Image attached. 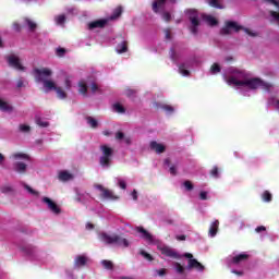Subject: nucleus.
Masks as SVG:
<instances>
[{"instance_id": "obj_1", "label": "nucleus", "mask_w": 279, "mask_h": 279, "mask_svg": "<svg viewBox=\"0 0 279 279\" xmlns=\"http://www.w3.org/2000/svg\"><path fill=\"white\" fill-rule=\"evenodd\" d=\"M228 73L230 76H225V80L229 86H243L245 84V72L231 68Z\"/></svg>"}, {"instance_id": "obj_2", "label": "nucleus", "mask_w": 279, "mask_h": 279, "mask_svg": "<svg viewBox=\"0 0 279 279\" xmlns=\"http://www.w3.org/2000/svg\"><path fill=\"white\" fill-rule=\"evenodd\" d=\"M35 73L37 75V82L44 83V88H47V90H56L58 88L53 81L45 80V77H51L53 73L51 70L47 68L35 69Z\"/></svg>"}, {"instance_id": "obj_3", "label": "nucleus", "mask_w": 279, "mask_h": 279, "mask_svg": "<svg viewBox=\"0 0 279 279\" xmlns=\"http://www.w3.org/2000/svg\"><path fill=\"white\" fill-rule=\"evenodd\" d=\"M245 87L250 88L251 90H256V88H263V90H271L274 85L271 83H267L258 77L246 78L245 80Z\"/></svg>"}, {"instance_id": "obj_4", "label": "nucleus", "mask_w": 279, "mask_h": 279, "mask_svg": "<svg viewBox=\"0 0 279 279\" xmlns=\"http://www.w3.org/2000/svg\"><path fill=\"white\" fill-rule=\"evenodd\" d=\"M101 240L107 243L108 245H119L120 247H130V242L128 239L121 238L120 235L113 234L110 235L108 233L101 234Z\"/></svg>"}, {"instance_id": "obj_5", "label": "nucleus", "mask_w": 279, "mask_h": 279, "mask_svg": "<svg viewBox=\"0 0 279 279\" xmlns=\"http://www.w3.org/2000/svg\"><path fill=\"white\" fill-rule=\"evenodd\" d=\"M100 151H102V156L99 158L100 167H110L112 156H114V150L108 145H101Z\"/></svg>"}, {"instance_id": "obj_6", "label": "nucleus", "mask_w": 279, "mask_h": 279, "mask_svg": "<svg viewBox=\"0 0 279 279\" xmlns=\"http://www.w3.org/2000/svg\"><path fill=\"white\" fill-rule=\"evenodd\" d=\"M243 29V26L239 25L236 22L229 21L226 23L225 27L220 29L221 36H228L232 32L239 33Z\"/></svg>"}, {"instance_id": "obj_7", "label": "nucleus", "mask_w": 279, "mask_h": 279, "mask_svg": "<svg viewBox=\"0 0 279 279\" xmlns=\"http://www.w3.org/2000/svg\"><path fill=\"white\" fill-rule=\"evenodd\" d=\"M186 14L190 15V21H191V33L192 34H197V27H199V19H197V10L195 9H190L186 11Z\"/></svg>"}, {"instance_id": "obj_8", "label": "nucleus", "mask_w": 279, "mask_h": 279, "mask_svg": "<svg viewBox=\"0 0 279 279\" xmlns=\"http://www.w3.org/2000/svg\"><path fill=\"white\" fill-rule=\"evenodd\" d=\"M184 257L189 258L186 269H196V271H204V265H202V263H199L197 259L193 258V254L185 253Z\"/></svg>"}, {"instance_id": "obj_9", "label": "nucleus", "mask_w": 279, "mask_h": 279, "mask_svg": "<svg viewBox=\"0 0 279 279\" xmlns=\"http://www.w3.org/2000/svg\"><path fill=\"white\" fill-rule=\"evenodd\" d=\"M95 189H97V191H100V197L102 199H111L112 202H114V199H119V196L114 195V193H112V191L104 187V185L101 184H96Z\"/></svg>"}, {"instance_id": "obj_10", "label": "nucleus", "mask_w": 279, "mask_h": 279, "mask_svg": "<svg viewBox=\"0 0 279 279\" xmlns=\"http://www.w3.org/2000/svg\"><path fill=\"white\" fill-rule=\"evenodd\" d=\"M44 204H47L48 209H50L53 215H60L62 213V209H60V206L56 202H53L51 198L45 196L43 198Z\"/></svg>"}, {"instance_id": "obj_11", "label": "nucleus", "mask_w": 279, "mask_h": 279, "mask_svg": "<svg viewBox=\"0 0 279 279\" xmlns=\"http://www.w3.org/2000/svg\"><path fill=\"white\" fill-rule=\"evenodd\" d=\"M8 63L10 66H13L17 71H25V68L23 64H21V59L14 54L8 57Z\"/></svg>"}, {"instance_id": "obj_12", "label": "nucleus", "mask_w": 279, "mask_h": 279, "mask_svg": "<svg viewBox=\"0 0 279 279\" xmlns=\"http://www.w3.org/2000/svg\"><path fill=\"white\" fill-rule=\"evenodd\" d=\"M136 232L142 234V239H144L148 243H154V235H151V233H149L147 230H145V228L136 227Z\"/></svg>"}, {"instance_id": "obj_13", "label": "nucleus", "mask_w": 279, "mask_h": 279, "mask_svg": "<svg viewBox=\"0 0 279 279\" xmlns=\"http://www.w3.org/2000/svg\"><path fill=\"white\" fill-rule=\"evenodd\" d=\"M245 262V253H241L240 255H236L229 259L228 265L229 267H234L236 265H241V263Z\"/></svg>"}, {"instance_id": "obj_14", "label": "nucleus", "mask_w": 279, "mask_h": 279, "mask_svg": "<svg viewBox=\"0 0 279 279\" xmlns=\"http://www.w3.org/2000/svg\"><path fill=\"white\" fill-rule=\"evenodd\" d=\"M149 147L153 151H156V154H165V151L167 150V147H165V145L159 144L156 141L150 142Z\"/></svg>"}, {"instance_id": "obj_15", "label": "nucleus", "mask_w": 279, "mask_h": 279, "mask_svg": "<svg viewBox=\"0 0 279 279\" xmlns=\"http://www.w3.org/2000/svg\"><path fill=\"white\" fill-rule=\"evenodd\" d=\"M88 263V257L86 255H77L74 259V267H86Z\"/></svg>"}, {"instance_id": "obj_16", "label": "nucleus", "mask_w": 279, "mask_h": 279, "mask_svg": "<svg viewBox=\"0 0 279 279\" xmlns=\"http://www.w3.org/2000/svg\"><path fill=\"white\" fill-rule=\"evenodd\" d=\"M106 23H108V21L106 20H98V21L90 22L88 24V29H97V28L106 27Z\"/></svg>"}, {"instance_id": "obj_17", "label": "nucleus", "mask_w": 279, "mask_h": 279, "mask_svg": "<svg viewBox=\"0 0 279 279\" xmlns=\"http://www.w3.org/2000/svg\"><path fill=\"white\" fill-rule=\"evenodd\" d=\"M218 232H219V220H215L214 222H211L209 227L208 234L209 236L215 238L217 236Z\"/></svg>"}, {"instance_id": "obj_18", "label": "nucleus", "mask_w": 279, "mask_h": 279, "mask_svg": "<svg viewBox=\"0 0 279 279\" xmlns=\"http://www.w3.org/2000/svg\"><path fill=\"white\" fill-rule=\"evenodd\" d=\"M161 254H163V256H168V258H178V253L167 246L161 248Z\"/></svg>"}, {"instance_id": "obj_19", "label": "nucleus", "mask_w": 279, "mask_h": 279, "mask_svg": "<svg viewBox=\"0 0 279 279\" xmlns=\"http://www.w3.org/2000/svg\"><path fill=\"white\" fill-rule=\"evenodd\" d=\"M14 171H16V173H26L27 172V165L19 161L14 163Z\"/></svg>"}, {"instance_id": "obj_20", "label": "nucleus", "mask_w": 279, "mask_h": 279, "mask_svg": "<svg viewBox=\"0 0 279 279\" xmlns=\"http://www.w3.org/2000/svg\"><path fill=\"white\" fill-rule=\"evenodd\" d=\"M24 23H25V25H27L29 32H36L38 24H36V22L32 21V19L24 17Z\"/></svg>"}, {"instance_id": "obj_21", "label": "nucleus", "mask_w": 279, "mask_h": 279, "mask_svg": "<svg viewBox=\"0 0 279 279\" xmlns=\"http://www.w3.org/2000/svg\"><path fill=\"white\" fill-rule=\"evenodd\" d=\"M59 180H61V182H69V180H73V174L69 171H61L59 173Z\"/></svg>"}, {"instance_id": "obj_22", "label": "nucleus", "mask_w": 279, "mask_h": 279, "mask_svg": "<svg viewBox=\"0 0 279 279\" xmlns=\"http://www.w3.org/2000/svg\"><path fill=\"white\" fill-rule=\"evenodd\" d=\"M165 3H167V0H157L153 3V11L158 13V10H162L165 8Z\"/></svg>"}, {"instance_id": "obj_23", "label": "nucleus", "mask_w": 279, "mask_h": 279, "mask_svg": "<svg viewBox=\"0 0 279 279\" xmlns=\"http://www.w3.org/2000/svg\"><path fill=\"white\" fill-rule=\"evenodd\" d=\"M0 110H2V112H12V110H14V107H12V105L8 104L7 101L0 99Z\"/></svg>"}, {"instance_id": "obj_24", "label": "nucleus", "mask_w": 279, "mask_h": 279, "mask_svg": "<svg viewBox=\"0 0 279 279\" xmlns=\"http://www.w3.org/2000/svg\"><path fill=\"white\" fill-rule=\"evenodd\" d=\"M86 121L88 125L93 128V130H97V128L99 126V122L97 121V119L90 116L86 117Z\"/></svg>"}, {"instance_id": "obj_25", "label": "nucleus", "mask_w": 279, "mask_h": 279, "mask_svg": "<svg viewBox=\"0 0 279 279\" xmlns=\"http://www.w3.org/2000/svg\"><path fill=\"white\" fill-rule=\"evenodd\" d=\"M113 111L118 112L119 114H125V107H123V105L116 102L112 106Z\"/></svg>"}, {"instance_id": "obj_26", "label": "nucleus", "mask_w": 279, "mask_h": 279, "mask_svg": "<svg viewBox=\"0 0 279 279\" xmlns=\"http://www.w3.org/2000/svg\"><path fill=\"white\" fill-rule=\"evenodd\" d=\"M121 14H123V8L118 7L113 10V13L111 15V21H114L116 19H119V16H121Z\"/></svg>"}, {"instance_id": "obj_27", "label": "nucleus", "mask_w": 279, "mask_h": 279, "mask_svg": "<svg viewBox=\"0 0 279 279\" xmlns=\"http://www.w3.org/2000/svg\"><path fill=\"white\" fill-rule=\"evenodd\" d=\"M117 49H118V53L128 52V41H122L121 44H119Z\"/></svg>"}, {"instance_id": "obj_28", "label": "nucleus", "mask_w": 279, "mask_h": 279, "mask_svg": "<svg viewBox=\"0 0 279 279\" xmlns=\"http://www.w3.org/2000/svg\"><path fill=\"white\" fill-rule=\"evenodd\" d=\"M205 21H206V23H208V25H210L211 27H215V25H218V21H217V19H215V17H213V15H207L206 17H205Z\"/></svg>"}, {"instance_id": "obj_29", "label": "nucleus", "mask_w": 279, "mask_h": 279, "mask_svg": "<svg viewBox=\"0 0 279 279\" xmlns=\"http://www.w3.org/2000/svg\"><path fill=\"white\" fill-rule=\"evenodd\" d=\"M101 265L105 269L112 270L114 269V264L111 260L105 259L101 262Z\"/></svg>"}, {"instance_id": "obj_30", "label": "nucleus", "mask_w": 279, "mask_h": 279, "mask_svg": "<svg viewBox=\"0 0 279 279\" xmlns=\"http://www.w3.org/2000/svg\"><path fill=\"white\" fill-rule=\"evenodd\" d=\"M24 189L31 193V195H34L35 197H38V195H40V193L34 189H32V186L27 185L26 183L23 184Z\"/></svg>"}, {"instance_id": "obj_31", "label": "nucleus", "mask_w": 279, "mask_h": 279, "mask_svg": "<svg viewBox=\"0 0 279 279\" xmlns=\"http://www.w3.org/2000/svg\"><path fill=\"white\" fill-rule=\"evenodd\" d=\"M56 93L59 99H66V92L63 90L62 87H57Z\"/></svg>"}, {"instance_id": "obj_32", "label": "nucleus", "mask_w": 279, "mask_h": 279, "mask_svg": "<svg viewBox=\"0 0 279 279\" xmlns=\"http://www.w3.org/2000/svg\"><path fill=\"white\" fill-rule=\"evenodd\" d=\"M13 158H15L16 160L20 158L22 160H29V155L25 154V153H16L13 155Z\"/></svg>"}, {"instance_id": "obj_33", "label": "nucleus", "mask_w": 279, "mask_h": 279, "mask_svg": "<svg viewBox=\"0 0 279 279\" xmlns=\"http://www.w3.org/2000/svg\"><path fill=\"white\" fill-rule=\"evenodd\" d=\"M209 5L211 8H217L218 10H223V5H221L219 0H209Z\"/></svg>"}, {"instance_id": "obj_34", "label": "nucleus", "mask_w": 279, "mask_h": 279, "mask_svg": "<svg viewBox=\"0 0 279 279\" xmlns=\"http://www.w3.org/2000/svg\"><path fill=\"white\" fill-rule=\"evenodd\" d=\"M210 71H211L213 75H215L217 73H221V65H219V63H214L210 66Z\"/></svg>"}, {"instance_id": "obj_35", "label": "nucleus", "mask_w": 279, "mask_h": 279, "mask_svg": "<svg viewBox=\"0 0 279 279\" xmlns=\"http://www.w3.org/2000/svg\"><path fill=\"white\" fill-rule=\"evenodd\" d=\"M179 72L181 73V75H190L191 72L189 70H186V65L184 63L179 65Z\"/></svg>"}, {"instance_id": "obj_36", "label": "nucleus", "mask_w": 279, "mask_h": 279, "mask_svg": "<svg viewBox=\"0 0 279 279\" xmlns=\"http://www.w3.org/2000/svg\"><path fill=\"white\" fill-rule=\"evenodd\" d=\"M35 122L39 128H49V122L41 120V118H36Z\"/></svg>"}, {"instance_id": "obj_37", "label": "nucleus", "mask_w": 279, "mask_h": 279, "mask_svg": "<svg viewBox=\"0 0 279 279\" xmlns=\"http://www.w3.org/2000/svg\"><path fill=\"white\" fill-rule=\"evenodd\" d=\"M174 269H175L177 274L182 275V274H184L186 268H184V266H182V264H180V263H174Z\"/></svg>"}, {"instance_id": "obj_38", "label": "nucleus", "mask_w": 279, "mask_h": 279, "mask_svg": "<svg viewBox=\"0 0 279 279\" xmlns=\"http://www.w3.org/2000/svg\"><path fill=\"white\" fill-rule=\"evenodd\" d=\"M65 22H66V16L64 14L58 15L56 17L57 25H64Z\"/></svg>"}, {"instance_id": "obj_39", "label": "nucleus", "mask_w": 279, "mask_h": 279, "mask_svg": "<svg viewBox=\"0 0 279 279\" xmlns=\"http://www.w3.org/2000/svg\"><path fill=\"white\" fill-rule=\"evenodd\" d=\"M78 86V93H81V95H86V93H88V86H86V83H80Z\"/></svg>"}, {"instance_id": "obj_40", "label": "nucleus", "mask_w": 279, "mask_h": 279, "mask_svg": "<svg viewBox=\"0 0 279 279\" xmlns=\"http://www.w3.org/2000/svg\"><path fill=\"white\" fill-rule=\"evenodd\" d=\"M262 198H263V202H271L272 196H271V194H270L269 191H265V192L262 194Z\"/></svg>"}, {"instance_id": "obj_41", "label": "nucleus", "mask_w": 279, "mask_h": 279, "mask_svg": "<svg viewBox=\"0 0 279 279\" xmlns=\"http://www.w3.org/2000/svg\"><path fill=\"white\" fill-rule=\"evenodd\" d=\"M169 53H170L171 61L172 62H178V53L175 52V49L171 48Z\"/></svg>"}, {"instance_id": "obj_42", "label": "nucleus", "mask_w": 279, "mask_h": 279, "mask_svg": "<svg viewBox=\"0 0 279 279\" xmlns=\"http://www.w3.org/2000/svg\"><path fill=\"white\" fill-rule=\"evenodd\" d=\"M161 108H162V110H165L169 114H171L175 111V109L171 105H163V106H161Z\"/></svg>"}, {"instance_id": "obj_43", "label": "nucleus", "mask_w": 279, "mask_h": 279, "mask_svg": "<svg viewBox=\"0 0 279 279\" xmlns=\"http://www.w3.org/2000/svg\"><path fill=\"white\" fill-rule=\"evenodd\" d=\"M140 254H141V256H143L146 260H149V262L154 260V257L151 256V254H149V253H147V252H145V251H141Z\"/></svg>"}, {"instance_id": "obj_44", "label": "nucleus", "mask_w": 279, "mask_h": 279, "mask_svg": "<svg viewBox=\"0 0 279 279\" xmlns=\"http://www.w3.org/2000/svg\"><path fill=\"white\" fill-rule=\"evenodd\" d=\"M210 175L211 178H219V168L217 166H215L211 170H210Z\"/></svg>"}, {"instance_id": "obj_45", "label": "nucleus", "mask_w": 279, "mask_h": 279, "mask_svg": "<svg viewBox=\"0 0 279 279\" xmlns=\"http://www.w3.org/2000/svg\"><path fill=\"white\" fill-rule=\"evenodd\" d=\"M1 193H12L13 189L10 185H4L0 187Z\"/></svg>"}, {"instance_id": "obj_46", "label": "nucleus", "mask_w": 279, "mask_h": 279, "mask_svg": "<svg viewBox=\"0 0 279 279\" xmlns=\"http://www.w3.org/2000/svg\"><path fill=\"white\" fill-rule=\"evenodd\" d=\"M32 130V128L29 125L26 124H20V132H24L27 133Z\"/></svg>"}, {"instance_id": "obj_47", "label": "nucleus", "mask_w": 279, "mask_h": 279, "mask_svg": "<svg viewBox=\"0 0 279 279\" xmlns=\"http://www.w3.org/2000/svg\"><path fill=\"white\" fill-rule=\"evenodd\" d=\"M183 186L186 189V191H193L194 186L191 181H184Z\"/></svg>"}, {"instance_id": "obj_48", "label": "nucleus", "mask_w": 279, "mask_h": 279, "mask_svg": "<svg viewBox=\"0 0 279 279\" xmlns=\"http://www.w3.org/2000/svg\"><path fill=\"white\" fill-rule=\"evenodd\" d=\"M64 53H66V49H64V48H58L57 49V56L59 58H63Z\"/></svg>"}, {"instance_id": "obj_49", "label": "nucleus", "mask_w": 279, "mask_h": 279, "mask_svg": "<svg viewBox=\"0 0 279 279\" xmlns=\"http://www.w3.org/2000/svg\"><path fill=\"white\" fill-rule=\"evenodd\" d=\"M116 138L117 141H123L125 138V134L119 131L118 133H116Z\"/></svg>"}, {"instance_id": "obj_50", "label": "nucleus", "mask_w": 279, "mask_h": 279, "mask_svg": "<svg viewBox=\"0 0 279 279\" xmlns=\"http://www.w3.org/2000/svg\"><path fill=\"white\" fill-rule=\"evenodd\" d=\"M162 19H163V21H166V23H169V21H171V13L165 12L162 14Z\"/></svg>"}, {"instance_id": "obj_51", "label": "nucleus", "mask_w": 279, "mask_h": 279, "mask_svg": "<svg viewBox=\"0 0 279 279\" xmlns=\"http://www.w3.org/2000/svg\"><path fill=\"white\" fill-rule=\"evenodd\" d=\"M125 95L126 97H134V95H136V90L129 88L125 90Z\"/></svg>"}, {"instance_id": "obj_52", "label": "nucleus", "mask_w": 279, "mask_h": 279, "mask_svg": "<svg viewBox=\"0 0 279 279\" xmlns=\"http://www.w3.org/2000/svg\"><path fill=\"white\" fill-rule=\"evenodd\" d=\"M13 29L15 32H21V29H22L21 24H19V22H14L13 23Z\"/></svg>"}, {"instance_id": "obj_53", "label": "nucleus", "mask_w": 279, "mask_h": 279, "mask_svg": "<svg viewBox=\"0 0 279 279\" xmlns=\"http://www.w3.org/2000/svg\"><path fill=\"white\" fill-rule=\"evenodd\" d=\"M171 175H178V169L175 168V166H171L169 169Z\"/></svg>"}, {"instance_id": "obj_54", "label": "nucleus", "mask_w": 279, "mask_h": 279, "mask_svg": "<svg viewBox=\"0 0 279 279\" xmlns=\"http://www.w3.org/2000/svg\"><path fill=\"white\" fill-rule=\"evenodd\" d=\"M199 199H203V201L208 199V193L207 192H201L199 193Z\"/></svg>"}, {"instance_id": "obj_55", "label": "nucleus", "mask_w": 279, "mask_h": 279, "mask_svg": "<svg viewBox=\"0 0 279 279\" xmlns=\"http://www.w3.org/2000/svg\"><path fill=\"white\" fill-rule=\"evenodd\" d=\"M165 35H166V39H167V40H171V29L166 28V29H165Z\"/></svg>"}, {"instance_id": "obj_56", "label": "nucleus", "mask_w": 279, "mask_h": 279, "mask_svg": "<svg viewBox=\"0 0 279 279\" xmlns=\"http://www.w3.org/2000/svg\"><path fill=\"white\" fill-rule=\"evenodd\" d=\"M119 186H120V189H122L123 191H125V189H128V184H126L125 181H123V180H120V181H119Z\"/></svg>"}, {"instance_id": "obj_57", "label": "nucleus", "mask_w": 279, "mask_h": 279, "mask_svg": "<svg viewBox=\"0 0 279 279\" xmlns=\"http://www.w3.org/2000/svg\"><path fill=\"white\" fill-rule=\"evenodd\" d=\"M266 3H270L271 5H275L276 8H279V2L277 0H264Z\"/></svg>"}, {"instance_id": "obj_58", "label": "nucleus", "mask_w": 279, "mask_h": 279, "mask_svg": "<svg viewBox=\"0 0 279 279\" xmlns=\"http://www.w3.org/2000/svg\"><path fill=\"white\" fill-rule=\"evenodd\" d=\"M157 274H158V276H160V277L167 276V269L161 268V269L157 270Z\"/></svg>"}, {"instance_id": "obj_59", "label": "nucleus", "mask_w": 279, "mask_h": 279, "mask_svg": "<svg viewBox=\"0 0 279 279\" xmlns=\"http://www.w3.org/2000/svg\"><path fill=\"white\" fill-rule=\"evenodd\" d=\"M92 93H97V90H99V86L97 85V83H92Z\"/></svg>"}, {"instance_id": "obj_60", "label": "nucleus", "mask_w": 279, "mask_h": 279, "mask_svg": "<svg viewBox=\"0 0 279 279\" xmlns=\"http://www.w3.org/2000/svg\"><path fill=\"white\" fill-rule=\"evenodd\" d=\"M132 197H133L134 202H136L138 199V192H136V190H133Z\"/></svg>"}, {"instance_id": "obj_61", "label": "nucleus", "mask_w": 279, "mask_h": 279, "mask_svg": "<svg viewBox=\"0 0 279 279\" xmlns=\"http://www.w3.org/2000/svg\"><path fill=\"white\" fill-rule=\"evenodd\" d=\"M265 230H267V228H265V226H260L255 229L256 232H265Z\"/></svg>"}, {"instance_id": "obj_62", "label": "nucleus", "mask_w": 279, "mask_h": 279, "mask_svg": "<svg viewBox=\"0 0 279 279\" xmlns=\"http://www.w3.org/2000/svg\"><path fill=\"white\" fill-rule=\"evenodd\" d=\"M231 274H235V276H243V270H231Z\"/></svg>"}, {"instance_id": "obj_63", "label": "nucleus", "mask_w": 279, "mask_h": 279, "mask_svg": "<svg viewBox=\"0 0 279 279\" xmlns=\"http://www.w3.org/2000/svg\"><path fill=\"white\" fill-rule=\"evenodd\" d=\"M65 88L69 90L71 88V80L65 78Z\"/></svg>"}, {"instance_id": "obj_64", "label": "nucleus", "mask_w": 279, "mask_h": 279, "mask_svg": "<svg viewBox=\"0 0 279 279\" xmlns=\"http://www.w3.org/2000/svg\"><path fill=\"white\" fill-rule=\"evenodd\" d=\"M177 241H186V235H177Z\"/></svg>"}]
</instances>
